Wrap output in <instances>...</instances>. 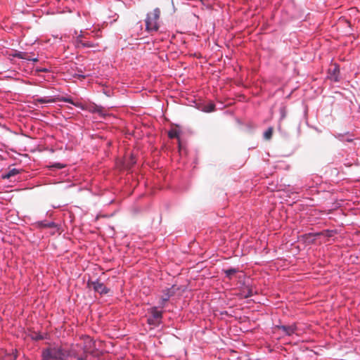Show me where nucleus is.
<instances>
[{
    "mask_svg": "<svg viewBox=\"0 0 360 360\" xmlns=\"http://www.w3.org/2000/svg\"><path fill=\"white\" fill-rule=\"evenodd\" d=\"M160 10L158 8L153 9L152 12L146 15L145 20L146 31L157 32L160 27Z\"/></svg>",
    "mask_w": 360,
    "mask_h": 360,
    "instance_id": "nucleus-1",
    "label": "nucleus"
},
{
    "mask_svg": "<svg viewBox=\"0 0 360 360\" xmlns=\"http://www.w3.org/2000/svg\"><path fill=\"white\" fill-rule=\"evenodd\" d=\"M44 351L46 352V355H49V356L52 357V359H54L55 360H65L68 357L67 352L61 348L54 347L47 349Z\"/></svg>",
    "mask_w": 360,
    "mask_h": 360,
    "instance_id": "nucleus-2",
    "label": "nucleus"
},
{
    "mask_svg": "<svg viewBox=\"0 0 360 360\" xmlns=\"http://www.w3.org/2000/svg\"><path fill=\"white\" fill-rule=\"evenodd\" d=\"M149 313L150 316L148 318V323L155 326H158L162 319V312L158 311L156 307H152L149 310Z\"/></svg>",
    "mask_w": 360,
    "mask_h": 360,
    "instance_id": "nucleus-3",
    "label": "nucleus"
},
{
    "mask_svg": "<svg viewBox=\"0 0 360 360\" xmlns=\"http://www.w3.org/2000/svg\"><path fill=\"white\" fill-rule=\"evenodd\" d=\"M82 350L84 354H93L95 350V342L89 336L84 337Z\"/></svg>",
    "mask_w": 360,
    "mask_h": 360,
    "instance_id": "nucleus-4",
    "label": "nucleus"
},
{
    "mask_svg": "<svg viewBox=\"0 0 360 360\" xmlns=\"http://www.w3.org/2000/svg\"><path fill=\"white\" fill-rule=\"evenodd\" d=\"M275 330H281L286 335H292L295 333L297 330V325L295 323L290 326L278 325L274 327Z\"/></svg>",
    "mask_w": 360,
    "mask_h": 360,
    "instance_id": "nucleus-5",
    "label": "nucleus"
},
{
    "mask_svg": "<svg viewBox=\"0 0 360 360\" xmlns=\"http://www.w3.org/2000/svg\"><path fill=\"white\" fill-rule=\"evenodd\" d=\"M88 286L89 288H93V289L100 293V294H107L109 291V290L105 287V285L100 283L98 281H89L88 282Z\"/></svg>",
    "mask_w": 360,
    "mask_h": 360,
    "instance_id": "nucleus-6",
    "label": "nucleus"
},
{
    "mask_svg": "<svg viewBox=\"0 0 360 360\" xmlns=\"http://www.w3.org/2000/svg\"><path fill=\"white\" fill-rule=\"evenodd\" d=\"M0 360H16V356L5 351H1Z\"/></svg>",
    "mask_w": 360,
    "mask_h": 360,
    "instance_id": "nucleus-7",
    "label": "nucleus"
},
{
    "mask_svg": "<svg viewBox=\"0 0 360 360\" xmlns=\"http://www.w3.org/2000/svg\"><path fill=\"white\" fill-rule=\"evenodd\" d=\"M19 172H20L18 169H17L15 168H13L11 169H9L7 172H4L2 174V178L4 179H8L11 177L19 174Z\"/></svg>",
    "mask_w": 360,
    "mask_h": 360,
    "instance_id": "nucleus-8",
    "label": "nucleus"
},
{
    "mask_svg": "<svg viewBox=\"0 0 360 360\" xmlns=\"http://www.w3.org/2000/svg\"><path fill=\"white\" fill-rule=\"evenodd\" d=\"M174 294V292L172 289H167L164 291V295L162 297V301L163 303L166 302L169 300V299L173 296Z\"/></svg>",
    "mask_w": 360,
    "mask_h": 360,
    "instance_id": "nucleus-9",
    "label": "nucleus"
},
{
    "mask_svg": "<svg viewBox=\"0 0 360 360\" xmlns=\"http://www.w3.org/2000/svg\"><path fill=\"white\" fill-rule=\"evenodd\" d=\"M329 72H332V73H330V79L335 82H338V74H339L338 67L335 65L333 70L330 69Z\"/></svg>",
    "mask_w": 360,
    "mask_h": 360,
    "instance_id": "nucleus-10",
    "label": "nucleus"
},
{
    "mask_svg": "<svg viewBox=\"0 0 360 360\" xmlns=\"http://www.w3.org/2000/svg\"><path fill=\"white\" fill-rule=\"evenodd\" d=\"M56 100L54 98H51L49 97L39 98H36L34 100V103L37 105V103H54Z\"/></svg>",
    "mask_w": 360,
    "mask_h": 360,
    "instance_id": "nucleus-11",
    "label": "nucleus"
},
{
    "mask_svg": "<svg viewBox=\"0 0 360 360\" xmlns=\"http://www.w3.org/2000/svg\"><path fill=\"white\" fill-rule=\"evenodd\" d=\"M224 271L226 274V277L229 279H231L232 276L234 274H236L238 271V270L237 269H235V268H231V269H228L224 270Z\"/></svg>",
    "mask_w": 360,
    "mask_h": 360,
    "instance_id": "nucleus-12",
    "label": "nucleus"
},
{
    "mask_svg": "<svg viewBox=\"0 0 360 360\" xmlns=\"http://www.w3.org/2000/svg\"><path fill=\"white\" fill-rule=\"evenodd\" d=\"M38 225L41 228H52L56 227V224L54 222H46L44 221H41L38 222Z\"/></svg>",
    "mask_w": 360,
    "mask_h": 360,
    "instance_id": "nucleus-13",
    "label": "nucleus"
},
{
    "mask_svg": "<svg viewBox=\"0 0 360 360\" xmlns=\"http://www.w3.org/2000/svg\"><path fill=\"white\" fill-rule=\"evenodd\" d=\"M168 136L170 139L179 138V131L176 129H172L169 131Z\"/></svg>",
    "mask_w": 360,
    "mask_h": 360,
    "instance_id": "nucleus-14",
    "label": "nucleus"
},
{
    "mask_svg": "<svg viewBox=\"0 0 360 360\" xmlns=\"http://www.w3.org/2000/svg\"><path fill=\"white\" fill-rule=\"evenodd\" d=\"M67 354H68V356H71L76 359L80 356H79L78 352L75 347L72 348L71 350L69 352V353L68 354L67 353Z\"/></svg>",
    "mask_w": 360,
    "mask_h": 360,
    "instance_id": "nucleus-15",
    "label": "nucleus"
},
{
    "mask_svg": "<svg viewBox=\"0 0 360 360\" xmlns=\"http://www.w3.org/2000/svg\"><path fill=\"white\" fill-rule=\"evenodd\" d=\"M274 129L272 127H269L264 134V137L265 139L269 140L271 138L273 134Z\"/></svg>",
    "mask_w": 360,
    "mask_h": 360,
    "instance_id": "nucleus-16",
    "label": "nucleus"
},
{
    "mask_svg": "<svg viewBox=\"0 0 360 360\" xmlns=\"http://www.w3.org/2000/svg\"><path fill=\"white\" fill-rule=\"evenodd\" d=\"M77 42L81 44V46L84 47H93V44L90 43L89 41H84L82 39H78Z\"/></svg>",
    "mask_w": 360,
    "mask_h": 360,
    "instance_id": "nucleus-17",
    "label": "nucleus"
},
{
    "mask_svg": "<svg viewBox=\"0 0 360 360\" xmlns=\"http://www.w3.org/2000/svg\"><path fill=\"white\" fill-rule=\"evenodd\" d=\"M136 163L135 158L133 155H131L129 160L126 162L127 167H132Z\"/></svg>",
    "mask_w": 360,
    "mask_h": 360,
    "instance_id": "nucleus-18",
    "label": "nucleus"
},
{
    "mask_svg": "<svg viewBox=\"0 0 360 360\" xmlns=\"http://www.w3.org/2000/svg\"><path fill=\"white\" fill-rule=\"evenodd\" d=\"M15 56L19 58H22V59H27V60H30L27 57V53H25V52H19L18 53H16L15 55Z\"/></svg>",
    "mask_w": 360,
    "mask_h": 360,
    "instance_id": "nucleus-19",
    "label": "nucleus"
},
{
    "mask_svg": "<svg viewBox=\"0 0 360 360\" xmlns=\"http://www.w3.org/2000/svg\"><path fill=\"white\" fill-rule=\"evenodd\" d=\"M61 101H64V102H66V103H71V104H73L75 105H76V104L73 102V101L70 98H62L60 99Z\"/></svg>",
    "mask_w": 360,
    "mask_h": 360,
    "instance_id": "nucleus-20",
    "label": "nucleus"
},
{
    "mask_svg": "<svg viewBox=\"0 0 360 360\" xmlns=\"http://www.w3.org/2000/svg\"><path fill=\"white\" fill-rule=\"evenodd\" d=\"M215 105L214 104H210L205 107L207 112H212L214 110Z\"/></svg>",
    "mask_w": 360,
    "mask_h": 360,
    "instance_id": "nucleus-21",
    "label": "nucleus"
},
{
    "mask_svg": "<svg viewBox=\"0 0 360 360\" xmlns=\"http://www.w3.org/2000/svg\"><path fill=\"white\" fill-rule=\"evenodd\" d=\"M51 167H52L57 168V169H62V168H63L65 166H64L63 164H60V163H56V164H54L53 165H52Z\"/></svg>",
    "mask_w": 360,
    "mask_h": 360,
    "instance_id": "nucleus-22",
    "label": "nucleus"
},
{
    "mask_svg": "<svg viewBox=\"0 0 360 360\" xmlns=\"http://www.w3.org/2000/svg\"><path fill=\"white\" fill-rule=\"evenodd\" d=\"M87 354H84L83 353V355L80 356L77 359V360H86Z\"/></svg>",
    "mask_w": 360,
    "mask_h": 360,
    "instance_id": "nucleus-23",
    "label": "nucleus"
},
{
    "mask_svg": "<svg viewBox=\"0 0 360 360\" xmlns=\"http://www.w3.org/2000/svg\"><path fill=\"white\" fill-rule=\"evenodd\" d=\"M32 60L34 61V62H37L38 60H37V58H34Z\"/></svg>",
    "mask_w": 360,
    "mask_h": 360,
    "instance_id": "nucleus-24",
    "label": "nucleus"
},
{
    "mask_svg": "<svg viewBox=\"0 0 360 360\" xmlns=\"http://www.w3.org/2000/svg\"><path fill=\"white\" fill-rule=\"evenodd\" d=\"M169 1L172 2V0H169Z\"/></svg>",
    "mask_w": 360,
    "mask_h": 360,
    "instance_id": "nucleus-25",
    "label": "nucleus"
}]
</instances>
